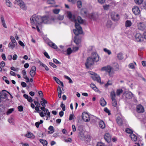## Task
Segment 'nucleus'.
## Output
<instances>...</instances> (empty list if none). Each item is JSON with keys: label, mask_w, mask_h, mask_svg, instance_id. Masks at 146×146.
<instances>
[{"label": "nucleus", "mask_w": 146, "mask_h": 146, "mask_svg": "<svg viewBox=\"0 0 146 146\" xmlns=\"http://www.w3.org/2000/svg\"><path fill=\"white\" fill-rule=\"evenodd\" d=\"M94 62H95L90 57H88L87 58L86 62L85 64L86 68H89L94 64Z\"/></svg>", "instance_id": "39448f33"}, {"label": "nucleus", "mask_w": 146, "mask_h": 146, "mask_svg": "<svg viewBox=\"0 0 146 146\" xmlns=\"http://www.w3.org/2000/svg\"><path fill=\"white\" fill-rule=\"evenodd\" d=\"M34 103L36 106L40 107V104L38 101H34Z\"/></svg>", "instance_id": "680f3d73"}, {"label": "nucleus", "mask_w": 146, "mask_h": 146, "mask_svg": "<svg viewBox=\"0 0 146 146\" xmlns=\"http://www.w3.org/2000/svg\"><path fill=\"white\" fill-rule=\"evenodd\" d=\"M47 3L48 4H54L55 2L54 0H48Z\"/></svg>", "instance_id": "603ef678"}, {"label": "nucleus", "mask_w": 146, "mask_h": 146, "mask_svg": "<svg viewBox=\"0 0 146 146\" xmlns=\"http://www.w3.org/2000/svg\"><path fill=\"white\" fill-rule=\"evenodd\" d=\"M82 118L83 120L85 121H88L90 120V117L88 114L84 112L82 114Z\"/></svg>", "instance_id": "6e6552de"}, {"label": "nucleus", "mask_w": 146, "mask_h": 146, "mask_svg": "<svg viewBox=\"0 0 146 146\" xmlns=\"http://www.w3.org/2000/svg\"><path fill=\"white\" fill-rule=\"evenodd\" d=\"M132 25L131 22L129 20H127L126 21L125 23V26L126 27H130Z\"/></svg>", "instance_id": "473e14b6"}, {"label": "nucleus", "mask_w": 146, "mask_h": 146, "mask_svg": "<svg viewBox=\"0 0 146 146\" xmlns=\"http://www.w3.org/2000/svg\"><path fill=\"white\" fill-rule=\"evenodd\" d=\"M80 13L82 15H86L87 14V11L85 9H82L81 10Z\"/></svg>", "instance_id": "79ce46f5"}, {"label": "nucleus", "mask_w": 146, "mask_h": 146, "mask_svg": "<svg viewBox=\"0 0 146 146\" xmlns=\"http://www.w3.org/2000/svg\"><path fill=\"white\" fill-rule=\"evenodd\" d=\"M104 110L106 112L108 113L109 115H110L111 113L110 111L107 108H104Z\"/></svg>", "instance_id": "864d4df0"}, {"label": "nucleus", "mask_w": 146, "mask_h": 146, "mask_svg": "<svg viewBox=\"0 0 146 146\" xmlns=\"http://www.w3.org/2000/svg\"><path fill=\"white\" fill-rule=\"evenodd\" d=\"M135 40L137 42H142L143 41L144 38L143 35L139 33H137L135 35Z\"/></svg>", "instance_id": "423d86ee"}, {"label": "nucleus", "mask_w": 146, "mask_h": 146, "mask_svg": "<svg viewBox=\"0 0 146 146\" xmlns=\"http://www.w3.org/2000/svg\"><path fill=\"white\" fill-rule=\"evenodd\" d=\"M53 62L56 64H61V63L59 62L57 60H56V59L54 58L53 59Z\"/></svg>", "instance_id": "6e6d98bb"}, {"label": "nucleus", "mask_w": 146, "mask_h": 146, "mask_svg": "<svg viewBox=\"0 0 146 146\" xmlns=\"http://www.w3.org/2000/svg\"><path fill=\"white\" fill-rule=\"evenodd\" d=\"M112 69V68L110 66H105L102 68V71L105 70L106 72L109 73L110 76H111V72Z\"/></svg>", "instance_id": "ddd939ff"}, {"label": "nucleus", "mask_w": 146, "mask_h": 146, "mask_svg": "<svg viewBox=\"0 0 146 146\" xmlns=\"http://www.w3.org/2000/svg\"><path fill=\"white\" fill-rule=\"evenodd\" d=\"M100 102L101 105L103 107L105 106L106 104V102L103 98H101Z\"/></svg>", "instance_id": "b1692460"}, {"label": "nucleus", "mask_w": 146, "mask_h": 146, "mask_svg": "<svg viewBox=\"0 0 146 146\" xmlns=\"http://www.w3.org/2000/svg\"><path fill=\"white\" fill-rule=\"evenodd\" d=\"M104 50L105 52L107 53L108 55H110L111 54V52L110 50L107 49L106 48H104Z\"/></svg>", "instance_id": "3c124183"}, {"label": "nucleus", "mask_w": 146, "mask_h": 146, "mask_svg": "<svg viewBox=\"0 0 146 146\" xmlns=\"http://www.w3.org/2000/svg\"><path fill=\"white\" fill-rule=\"evenodd\" d=\"M117 122L119 126H121L123 124V121L122 119L119 117H117L116 119Z\"/></svg>", "instance_id": "4be33fe9"}, {"label": "nucleus", "mask_w": 146, "mask_h": 146, "mask_svg": "<svg viewBox=\"0 0 146 146\" xmlns=\"http://www.w3.org/2000/svg\"><path fill=\"white\" fill-rule=\"evenodd\" d=\"M54 17L52 16H44L33 15L30 18L31 23L32 25H40L42 23L46 24H50L54 22Z\"/></svg>", "instance_id": "f257e3e1"}, {"label": "nucleus", "mask_w": 146, "mask_h": 146, "mask_svg": "<svg viewBox=\"0 0 146 146\" xmlns=\"http://www.w3.org/2000/svg\"><path fill=\"white\" fill-rule=\"evenodd\" d=\"M53 78L58 84H61L62 87L63 86V82H61L58 78L54 76L53 77Z\"/></svg>", "instance_id": "5701e85b"}, {"label": "nucleus", "mask_w": 146, "mask_h": 146, "mask_svg": "<svg viewBox=\"0 0 146 146\" xmlns=\"http://www.w3.org/2000/svg\"><path fill=\"white\" fill-rule=\"evenodd\" d=\"M110 96L112 100V105L114 107H116L117 104V100L116 99V94L114 91H112L110 93Z\"/></svg>", "instance_id": "7ed1b4c3"}, {"label": "nucleus", "mask_w": 146, "mask_h": 146, "mask_svg": "<svg viewBox=\"0 0 146 146\" xmlns=\"http://www.w3.org/2000/svg\"><path fill=\"white\" fill-rule=\"evenodd\" d=\"M10 38L11 41V42L13 43H15L16 44H17V43L15 39V38L14 36H10Z\"/></svg>", "instance_id": "c9c22d12"}, {"label": "nucleus", "mask_w": 146, "mask_h": 146, "mask_svg": "<svg viewBox=\"0 0 146 146\" xmlns=\"http://www.w3.org/2000/svg\"><path fill=\"white\" fill-rule=\"evenodd\" d=\"M137 27L138 29L141 30H144L145 28V26L143 22H140L137 23Z\"/></svg>", "instance_id": "4468645a"}, {"label": "nucleus", "mask_w": 146, "mask_h": 146, "mask_svg": "<svg viewBox=\"0 0 146 146\" xmlns=\"http://www.w3.org/2000/svg\"><path fill=\"white\" fill-rule=\"evenodd\" d=\"M104 139L108 143H110L111 141V137L108 133H106L104 137Z\"/></svg>", "instance_id": "a211bd4d"}, {"label": "nucleus", "mask_w": 146, "mask_h": 146, "mask_svg": "<svg viewBox=\"0 0 146 146\" xmlns=\"http://www.w3.org/2000/svg\"><path fill=\"white\" fill-rule=\"evenodd\" d=\"M126 132L128 133H130V134H132L133 131L131 129L129 128H127L125 130Z\"/></svg>", "instance_id": "8fccbe9b"}, {"label": "nucleus", "mask_w": 146, "mask_h": 146, "mask_svg": "<svg viewBox=\"0 0 146 146\" xmlns=\"http://www.w3.org/2000/svg\"><path fill=\"white\" fill-rule=\"evenodd\" d=\"M8 47L13 50L14 48L15 47L17 48V44H16L15 43L13 44L12 42H10L9 44Z\"/></svg>", "instance_id": "412c9836"}, {"label": "nucleus", "mask_w": 146, "mask_h": 146, "mask_svg": "<svg viewBox=\"0 0 146 146\" xmlns=\"http://www.w3.org/2000/svg\"><path fill=\"white\" fill-rule=\"evenodd\" d=\"M6 91L5 90H3L2 91L0 92V97L1 98L5 99L7 97V94L4 92Z\"/></svg>", "instance_id": "aec40b11"}, {"label": "nucleus", "mask_w": 146, "mask_h": 146, "mask_svg": "<svg viewBox=\"0 0 146 146\" xmlns=\"http://www.w3.org/2000/svg\"><path fill=\"white\" fill-rule=\"evenodd\" d=\"M123 95L127 99H131L133 96V94L130 92L127 91L123 94Z\"/></svg>", "instance_id": "f8f14e48"}, {"label": "nucleus", "mask_w": 146, "mask_h": 146, "mask_svg": "<svg viewBox=\"0 0 146 146\" xmlns=\"http://www.w3.org/2000/svg\"><path fill=\"white\" fill-rule=\"evenodd\" d=\"M27 100L28 102H32L33 101L32 98L30 96H29L28 98L27 99Z\"/></svg>", "instance_id": "338daca9"}, {"label": "nucleus", "mask_w": 146, "mask_h": 146, "mask_svg": "<svg viewBox=\"0 0 146 146\" xmlns=\"http://www.w3.org/2000/svg\"><path fill=\"white\" fill-rule=\"evenodd\" d=\"M38 63L40 64V66H42L45 69V70L46 71H48L49 70L48 68L46 65L44 64L42 62H41L40 61H39Z\"/></svg>", "instance_id": "cd10ccee"}, {"label": "nucleus", "mask_w": 146, "mask_h": 146, "mask_svg": "<svg viewBox=\"0 0 146 146\" xmlns=\"http://www.w3.org/2000/svg\"><path fill=\"white\" fill-rule=\"evenodd\" d=\"M40 142L44 146H47V142L45 140L40 139Z\"/></svg>", "instance_id": "2f4dec72"}, {"label": "nucleus", "mask_w": 146, "mask_h": 146, "mask_svg": "<svg viewBox=\"0 0 146 146\" xmlns=\"http://www.w3.org/2000/svg\"><path fill=\"white\" fill-rule=\"evenodd\" d=\"M60 11V9H55L53 10V12L54 14H58Z\"/></svg>", "instance_id": "a19ab883"}, {"label": "nucleus", "mask_w": 146, "mask_h": 146, "mask_svg": "<svg viewBox=\"0 0 146 146\" xmlns=\"http://www.w3.org/2000/svg\"><path fill=\"white\" fill-rule=\"evenodd\" d=\"M118 59L119 60H121L123 59V54L121 52H120L118 54L117 56Z\"/></svg>", "instance_id": "f704fd0d"}, {"label": "nucleus", "mask_w": 146, "mask_h": 146, "mask_svg": "<svg viewBox=\"0 0 146 146\" xmlns=\"http://www.w3.org/2000/svg\"><path fill=\"white\" fill-rule=\"evenodd\" d=\"M58 96L59 98H61V94L62 93V91L63 90V88L58 86Z\"/></svg>", "instance_id": "6ab92c4d"}, {"label": "nucleus", "mask_w": 146, "mask_h": 146, "mask_svg": "<svg viewBox=\"0 0 146 146\" xmlns=\"http://www.w3.org/2000/svg\"><path fill=\"white\" fill-rule=\"evenodd\" d=\"M97 146H105L104 144L101 142L98 143Z\"/></svg>", "instance_id": "774afa93"}, {"label": "nucleus", "mask_w": 146, "mask_h": 146, "mask_svg": "<svg viewBox=\"0 0 146 146\" xmlns=\"http://www.w3.org/2000/svg\"><path fill=\"white\" fill-rule=\"evenodd\" d=\"M77 7L78 8H81L82 6V2L80 0L78 1L77 2Z\"/></svg>", "instance_id": "4c0bfd02"}, {"label": "nucleus", "mask_w": 146, "mask_h": 146, "mask_svg": "<svg viewBox=\"0 0 146 146\" xmlns=\"http://www.w3.org/2000/svg\"><path fill=\"white\" fill-rule=\"evenodd\" d=\"M135 3L138 5L141 4L143 1V0H134Z\"/></svg>", "instance_id": "a18cd8bd"}, {"label": "nucleus", "mask_w": 146, "mask_h": 146, "mask_svg": "<svg viewBox=\"0 0 146 146\" xmlns=\"http://www.w3.org/2000/svg\"><path fill=\"white\" fill-rule=\"evenodd\" d=\"M111 19L114 21H117L119 19V15L114 12L111 13Z\"/></svg>", "instance_id": "1a4fd4ad"}, {"label": "nucleus", "mask_w": 146, "mask_h": 146, "mask_svg": "<svg viewBox=\"0 0 146 146\" xmlns=\"http://www.w3.org/2000/svg\"><path fill=\"white\" fill-rule=\"evenodd\" d=\"M90 87L96 92L98 90V89L96 87V85L93 83H91L90 85Z\"/></svg>", "instance_id": "7c9ffc66"}, {"label": "nucleus", "mask_w": 146, "mask_h": 146, "mask_svg": "<svg viewBox=\"0 0 146 146\" xmlns=\"http://www.w3.org/2000/svg\"><path fill=\"white\" fill-rule=\"evenodd\" d=\"M48 45L54 49H57L58 48L57 46L54 43L52 42H49Z\"/></svg>", "instance_id": "393cba45"}, {"label": "nucleus", "mask_w": 146, "mask_h": 146, "mask_svg": "<svg viewBox=\"0 0 146 146\" xmlns=\"http://www.w3.org/2000/svg\"><path fill=\"white\" fill-rule=\"evenodd\" d=\"M74 41L75 43L77 45L79 44L80 42V39L76 37H74Z\"/></svg>", "instance_id": "72a5a7b5"}, {"label": "nucleus", "mask_w": 146, "mask_h": 146, "mask_svg": "<svg viewBox=\"0 0 146 146\" xmlns=\"http://www.w3.org/2000/svg\"><path fill=\"white\" fill-rule=\"evenodd\" d=\"M36 67L35 66H33L31 67L30 71V74L31 76L33 77L36 74Z\"/></svg>", "instance_id": "f3484780"}, {"label": "nucleus", "mask_w": 146, "mask_h": 146, "mask_svg": "<svg viewBox=\"0 0 146 146\" xmlns=\"http://www.w3.org/2000/svg\"><path fill=\"white\" fill-rule=\"evenodd\" d=\"M8 121L9 122V123H11L12 124L13 123V118L12 117L8 119Z\"/></svg>", "instance_id": "69168bd1"}, {"label": "nucleus", "mask_w": 146, "mask_h": 146, "mask_svg": "<svg viewBox=\"0 0 146 146\" xmlns=\"http://www.w3.org/2000/svg\"><path fill=\"white\" fill-rule=\"evenodd\" d=\"M89 17L91 19H94V14L93 13H91L89 15Z\"/></svg>", "instance_id": "4d7b16f0"}, {"label": "nucleus", "mask_w": 146, "mask_h": 146, "mask_svg": "<svg viewBox=\"0 0 146 146\" xmlns=\"http://www.w3.org/2000/svg\"><path fill=\"white\" fill-rule=\"evenodd\" d=\"M10 68L11 70L15 71H18L19 70V69L18 68H15L13 66L11 67Z\"/></svg>", "instance_id": "bf43d9fd"}, {"label": "nucleus", "mask_w": 146, "mask_h": 146, "mask_svg": "<svg viewBox=\"0 0 146 146\" xmlns=\"http://www.w3.org/2000/svg\"><path fill=\"white\" fill-rule=\"evenodd\" d=\"M129 136L132 141H137V137L135 134L133 133L131 134H130Z\"/></svg>", "instance_id": "bb28decb"}, {"label": "nucleus", "mask_w": 146, "mask_h": 146, "mask_svg": "<svg viewBox=\"0 0 146 146\" xmlns=\"http://www.w3.org/2000/svg\"><path fill=\"white\" fill-rule=\"evenodd\" d=\"M48 129L49 131H48V133L50 134L52 133L54 131V127L52 126H50L48 128Z\"/></svg>", "instance_id": "c756f323"}, {"label": "nucleus", "mask_w": 146, "mask_h": 146, "mask_svg": "<svg viewBox=\"0 0 146 146\" xmlns=\"http://www.w3.org/2000/svg\"><path fill=\"white\" fill-rule=\"evenodd\" d=\"M38 94L40 96L41 98H43V94L42 93V92L41 91H39L38 92Z\"/></svg>", "instance_id": "0e129e2a"}, {"label": "nucleus", "mask_w": 146, "mask_h": 146, "mask_svg": "<svg viewBox=\"0 0 146 146\" xmlns=\"http://www.w3.org/2000/svg\"><path fill=\"white\" fill-rule=\"evenodd\" d=\"M73 52V50H72L70 48H68L67 50V54L68 55L70 54Z\"/></svg>", "instance_id": "37998d69"}, {"label": "nucleus", "mask_w": 146, "mask_h": 146, "mask_svg": "<svg viewBox=\"0 0 146 146\" xmlns=\"http://www.w3.org/2000/svg\"><path fill=\"white\" fill-rule=\"evenodd\" d=\"M14 110V108H11L9 109L7 112V115H9L10 113H11Z\"/></svg>", "instance_id": "de8ad7c7"}, {"label": "nucleus", "mask_w": 146, "mask_h": 146, "mask_svg": "<svg viewBox=\"0 0 146 146\" xmlns=\"http://www.w3.org/2000/svg\"><path fill=\"white\" fill-rule=\"evenodd\" d=\"M23 108L22 106H20L18 107V109L19 111H22L23 110Z\"/></svg>", "instance_id": "5fc2aeb1"}, {"label": "nucleus", "mask_w": 146, "mask_h": 146, "mask_svg": "<svg viewBox=\"0 0 146 146\" xmlns=\"http://www.w3.org/2000/svg\"><path fill=\"white\" fill-rule=\"evenodd\" d=\"M17 4L19 5L20 8L23 10H26L27 9V7L25 4L22 0H20L18 1Z\"/></svg>", "instance_id": "9d476101"}, {"label": "nucleus", "mask_w": 146, "mask_h": 146, "mask_svg": "<svg viewBox=\"0 0 146 146\" xmlns=\"http://www.w3.org/2000/svg\"><path fill=\"white\" fill-rule=\"evenodd\" d=\"M44 55L48 59L50 58V57L48 55L47 52H44Z\"/></svg>", "instance_id": "052dcab7"}, {"label": "nucleus", "mask_w": 146, "mask_h": 146, "mask_svg": "<svg viewBox=\"0 0 146 146\" xmlns=\"http://www.w3.org/2000/svg\"><path fill=\"white\" fill-rule=\"evenodd\" d=\"M91 78L94 80L98 82L101 83V80L100 77L97 74H95L94 76H91Z\"/></svg>", "instance_id": "dca6fc26"}, {"label": "nucleus", "mask_w": 146, "mask_h": 146, "mask_svg": "<svg viewBox=\"0 0 146 146\" xmlns=\"http://www.w3.org/2000/svg\"><path fill=\"white\" fill-rule=\"evenodd\" d=\"M90 57L95 62H97L99 60V57L97 53L96 52L92 53Z\"/></svg>", "instance_id": "0eeeda50"}, {"label": "nucleus", "mask_w": 146, "mask_h": 146, "mask_svg": "<svg viewBox=\"0 0 146 146\" xmlns=\"http://www.w3.org/2000/svg\"><path fill=\"white\" fill-rule=\"evenodd\" d=\"M25 136L30 138H34L35 137L33 133L31 132H28L27 134L25 135Z\"/></svg>", "instance_id": "a878e982"}, {"label": "nucleus", "mask_w": 146, "mask_h": 146, "mask_svg": "<svg viewBox=\"0 0 146 146\" xmlns=\"http://www.w3.org/2000/svg\"><path fill=\"white\" fill-rule=\"evenodd\" d=\"M123 92V91L122 89H117L116 92L117 95L118 96H119Z\"/></svg>", "instance_id": "c03bdc74"}, {"label": "nucleus", "mask_w": 146, "mask_h": 146, "mask_svg": "<svg viewBox=\"0 0 146 146\" xmlns=\"http://www.w3.org/2000/svg\"><path fill=\"white\" fill-rule=\"evenodd\" d=\"M103 7L105 10H107L110 8V5H105L103 6Z\"/></svg>", "instance_id": "49530a36"}, {"label": "nucleus", "mask_w": 146, "mask_h": 146, "mask_svg": "<svg viewBox=\"0 0 146 146\" xmlns=\"http://www.w3.org/2000/svg\"><path fill=\"white\" fill-rule=\"evenodd\" d=\"M111 25L112 23L111 21H108L106 24L107 27L108 28H109L111 27Z\"/></svg>", "instance_id": "09e8293b"}, {"label": "nucleus", "mask_w": 146, "mask_h": 146, "mask_svg": "<svg viewBox=\"0 0 146 146\" xmlns=\"http://www.w3.org/2000/svg\"><path fill=\"white\" fill-rule=\"evenodd\" d=\"M133 13L135 15H139L140 13V10L138 7L134 6L132 9Z\"/></svg>", "instance_id": "2eb2a0df"}, {"label": "nucleus", "mask_w": 146, "mask_h": 146, "mask_svg": "<svg viewBox=\"0 0 146 146\" xmlns=\"http://www.w3.org/2000/svg\"><path fill=\"white\" fill-rule=\"evenodd\" d=\"M68 17L72 21V19H73V17H74L76 21V23H77V21L80 23V24H82L83 23L84 21L81 17L80 16H78L77 17V19H76L75 18V17L74 15H72L71 13L69 12L68 13Z\"/></svg>", "instance_id": "20e7f679"}, {"label": "nucleus", "mask_w": 146, "mask_h": 146, "mask_svg": "<svg viewBox=\"0 0 146 146\" xmlns=\"http://www.w3.org/2000/svg\"><path fill=\"white\" fill-rule=\"evenodd\" d=\"M6 5L8 7H11L12 6V4L11 1L9 0H5Z\"/></svg>", "instance_id": "e433bc0d"}, {"label": "nucleus", "mask_w": 146, "mask_h": 146, "mask_svg": "<svg viewBox=\"0 0 146 146\" xmlns=\"http://www.w3.org/2000/svg\"><path fill=\"white\" fill-rule=\"evenodd\" d=\"M75 23V27L76 29L74 30V33L76 35H78L80 34H82L83 33L82 29L80 25L76 23V21L74 17H73V19H71Z\"/></svg>", "instance_id": "f03ea898"}, {"label": "nucleus", "mask_w": 146, "mask_h": 146, "mask_svg": "<svg viewBox=\"0 0 146 146\" xmlns=\"http://www.w3.org/2000/svg\"><path fill=\"white\" fill-rule=\"evenodd\" d=\"M49 64L50 66H52L54 68H56L57 67V66L56 65H55L52 62H49Z\"/></svg>", "instance_id": "13d9d810"}, {"label": "nucleus", "mask_w": 146, "mask_h": 146, "mask_svg": "<svg viewBox=\"0 0 146 146\" xmlns=\"http://www.w3.org/2000/svg\"><path fill=\"white\" fill-rule=\"evenodd\" d=\"M112 84V83L111 81L108 80L107 83L105 85V87L106 88H107L108 86L111 85Z\"/></svg>", "instance_id": "ea45409f"}, {"label": "nucleus", "mask_w": 146, "mask_h": 146, "mask_svg": "<svg viewBox=\"0 0 146 146\" xmlns=\"http://www.w3.org/2000/svg\"><path fill=\"white\" fill-rule=\"evenodd\" d=\"M57 19L59 20H62L64 19V16H61L60 15L58 16Z\"/></svg>", "instance_id": "e2e57ef3"}, {"label": "nucleus", "mask_w": 146, "mask_h": 146, "mask_svg": "<svg viewBox=\"0 0 146 146\" xmlns=\"http://www.w3.org/2000/svg\"><path fill=\"white\" fill-rule=\"evenodd\" d=\"M99 126L102 129L104 128L105 127V125L104 122L102 121H100L99 123Z\"/></svg>", "instance_id": "c85d7f7f"}, {"label": "nucleus", "mask_w": 146, "mask_h": 146, "mask_svg": "<svg viewBox=\"0 0 146 146\" xmlns=\"http://www.w3.org/2000/svg\"><path fill=\"white\" fill-rule=\"evenodd\" d=\"M136 108L138 113H142L144 112V108L141 105L139 104L137 106Z\"/></svg>", "instance_id": "9b49d317"}, {"label": "nucleus", "mask_w": 146, "mask_h": 146, "mask_svg": "<svg viewBox=\"0 0 146 146\" xmlns=\"http://www.w3.org/2000/svg\"><path fill=\"white\" fill-rule=\"evenodd\" d=\"M64 78L69 81V83L72 84L73 83V81L72 79L68 76H64Z\"/></svg>", "instance_id": "58836bf2"}]
</instances>
